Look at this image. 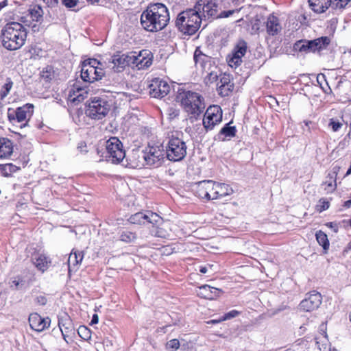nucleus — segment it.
Masks as SVG:
<instances>
[{"mask_svg":"<svg viewBox=\"0 0 351 351\" xmlns=\"http://www.w3.org/2000/svg\"><path fill=\"white\" fill-rule=\"evenodd\" d=\"M170 19L167 8L162 3L150 4L141 16L143 27L151 32L163 29Z\"/></svg>","mask_w":351,"mask_h":351,"instance_id":"f257e3e1","label":"nucleus"},{"mask_svg":"<svg viewBox=\"0 0 351 351\" xmlns=\"http://www.w3.org/2000/svg\"><path fill=\"white\" fill-rule=\"evenodd\" d=\"M26 38L27 29L20 23L9 22L1 28V43L8 50L14 51L20 49L25 44Z\"/></svg>","mask_w":351,"mask_h":351,"instance_id":"f03ea898","label":"nucleus"},{"mask_svg":"<svg viewBox=\"0 0 351 351\" xmlns=\"http://www.w3.org/2000/svg\"><path fill=\"white\" fill-rule=\"evenodd\" d=\"M202 18L194 8L186 9L178 14L176 26L186 35H193L200 27Z\"/></svg>","mask_w":351,"mask_h":351,"instance_id":"7ed1b4c3","label":"nucleus"},{"mask_svg":"<svg viewBox=\"0 0 351 351\" xmlns=\"http://www.w3.org/2000/svg\"><path fill=\"white\" fill-rule=\"evenodd\" d=\"M137 155L138 159L136 164V167L141 168L145 165L158 167L164 159L165 152L163 147L160 145L149 146L144 151Z\"/></svg>","mask_w":351,"mask_h":351,"instance_id":"20e7f679","label":"nucleus"},{"mask_svg":"<svg viewBox=\"0 0 351 351\" xmlns=\"http://www.w3.org/2000/svg\"><path fill=\"white\" fill-rule=\"evenodd\" d=\"M181 104L190 119H197L204 111L205 104L204 98L198 93L187 91L181 99Z\"/></svg>","mask_w":351,"mask_h":351,"instance_id":"39448f33","label":"nucleus"},{"mask_svg":"<svg viewBox=\"0 0 351 351\" xmlns=\"http://www.w3.org/2000/svg\"><path fill=\"white\" fill-rule=\"evenodd\" d=\"M101 63L96 59L84 61L81 69V77L84 82L92 83L101 79L104 70L99 66Z\"/></svg>","mask_w":351,"mask_h":351,"instance_id":"423d86ee","label":"nucleus"},{"mask_svg":"<svg viewBox=\"0 0 351 351\" xmlns=\"http://www.w3.org/2000/svg\"><path fill=\"white\" fill-rule=\"evenodd\" d=\"M186 143L182 138L172 136L166 147L167 158L171 161H180L186 156Z\"/></svg>","mask_w":351,"mask_h":351,"instance_id":"0eeeda50","label":"nucleus"},{"mask_svg":"<svg viewBox=\"0 0 351 351\" xmlns=\"http://www.w3.org/2000/svg\"><path fill=\"white\" fill-rule=\"evenodd\" d=\"M110 109L108 101L101 97H94L89 102L86 110L87 116L94 119H101L105 117Z\"/></svg>","mask_w":351,"mask_h":351,"instance_id":"6e6552de","label":"nucleus"},{"mask_svg":"<svg viewBox=\"0 0 351 351\" xmlns=\"http://www.w3.org/2000/svg\"><path fill=\"white\" fill-rule=\"evenodd\" d=\"M34 106L31 104H27L17 108L16 110L9 109L8 117L9 120L14 123H21V127H25L34 113Z\"/></svg>","mask_w":351,"mask_h":351,"instance_id":"1a4fd4ad","label":"nucleus"},{"mask_svg":"<svg viewBox=\"0 0 351 351\" xmlns=\"http://www.w3.org/2000/svg\"><path fill=\"white\" fill-rule=\"evenodd\" d=\"M106 149L107 160L112 163L120 162L125 156L123 145L117 137H111L106 141Z\"/></svg>","mask_w":351,"mask_h":351,"instance_id":"9d476101","label":"nucleus"},{"mask_svg":"<svg viewBox=\"0 0 351 351\" xmlns=\"http://www.w3.org/2000/svg\"><path fill=\"white\" fill-rule=\"evenodd\" d=\"M129 61L132 66L138 69L149 67L153 61V54L149 50L144 49L138 52L132 51L129 53Z\"/></svg>","mask_w":351,"mask_h":351,"instance_id":"9b49d317","label":"nucleus"},{"mask_svg":"<svg viewBox=\"0 0 351 351\" xmlns=\"http://www.w3.org/2000/svg\"><path fill=\"white\" fill-rule=\"evenodd\" d=\"M222 121V110L217 105L209 106L204 115L203 126L206 131L212 130Z\"/></svg>","mask_w":351,"mask_h":351,"instance_id":"f8f14e48","label":"nucleus"},{"mask_svg":"<svg viewBox=\"0 0 351 351\" xmlns=\"http://www.w3.org/2000/svg\"><path fill=\"white\" fill-rule=\"evenodd\" d=\"M216 182L213 180H203L195 183L194 191L197 196L205 198L207 200L217 199L215 195Z\"/></svg>","mask_w":351,"mask_h":351,"instance_id":"ddd939ff","label":"nucleus"},{"mask_svg":"<svg viewBox=\"0 0 351 351\" xmlns=\"http://www.w3.org/2000/svg\"><path fill=\"white\" fill-rule=\"evenodd\" d=\"M217 0H197L194 9L202 18L215 17L218 12Z\"/></svg>","mask_w":351,"mask_h":351,"instance_id":"4468645a","label":"nucleus"},{"mask_svg":"<svg viewBox=\"0 0 351 351\" xmlns=\"http://www.w3.org/2000/svg\"><path fill=\"white\" fill-rule=\"evenodd\" d=\"M88 95V87L82 86L80 82H75L69 88L68 100L77 104L83 101Z\"/></svg>","mask_w":351,"mask_h":351,"instance_id":"2eb2a0df","label":"nucleus"},{"mask_svg":"<svg viewBox=\"0 0 351 351\" xmlns=\"http://www.w3.org/2000/svg\"><path fill=\"white\" fill-rule=\"evenodd\" d=\"M247 43L244 40H239L232 52L227 56L228 65L232 68H237L242 63V58L247 51Z\"/></svg>","mask_w":351,"mask_h":351,"instance_id":"dca6fc26","label":"nucleus"},{"mask_svg":"<svg viewBox=\"0 0 351 351\" xmlns=\"http://www.w3.org/2000/svg\"><path fill=\"white\" fill-rule=\"evenodd\" d=\"M170 91V86L165 81L160 78L154 79L149 85V94L156 98H162Z\"/></svg>","mask_w":351,"mask_h":351,"instance_id":"f3484780","label":"nucleus"},{"mask_svg":"<svg viewBox=\"0 0 351 351\" xmlns=\"http://www.w3.org/2000/svg\"><path fill=\"white\" fill-rule=\"evenodd\" d=\"M28 321L30 328L39 332L48 328L51 324V319L49 317H43L37 313H31Z\"/></svg>","mask_w":351,"mask_h":351,"instance_id":"a211bd4d","label":"nucleus"},{"mask_svg":"<svg viewBox=\"0 0 351 351\" xmlns=\"http://www.w3.org/2000/svg\"><path fill=\"white\" fill-rule=\"evenodd\" d=\"M322 303V295L318 292L309 294L300 304V308L309 312L317 309Z\"/></svg>","mask_w":351,"mask_h":351,"instance_id":"6ab92c4d","label":"nucleus"},{"mask_svg":"<svg viewBox=\"0 0 351 351\" xmlns=\"http://www.w3.org/2000/svg\"><path fill=\"white\" fill-rule=\"evenodd\" d=\"M130 65L128 54H114L109 61V67L115 72H121L126 66Z\"/></svg>","mask_w":351,"mask_h":351,"instance_id":"aec40b11","label":"nucleus"},{"mask_svg":"<svg viewBox=\"0 0 351 351\" xmlns=\"http://www.w3.org/2000/svg\"><path fill=\"white\" fill-rule=\"evenodd\" d=\"M340 170V167L335 166L332 171L328 173L326 177L325 181L323 182L324 191L326 193H332L337 188V176Z\"/></svg>","mask_w":351,"mask_h":351,"instance_id":"412c9836","label":"nucleus"},{"mask_svg":"<svg viewBox=\"0 0 351 351\" xmlns=\"http://www.w3.org/2000/svg\"><path fill=\"white\" fill-rule=\"evenodd\" d=\"M222 291L219 289L210 287L208 285H204L199 287L197 292V295L208 300H214L218 298Z\"/></svg>","mask_w":351,"mask_h":351,"instance_id":"4be33fe9","label":"nucleus"},{"mask_svg":"<svg viewBox=\"0 0 351 351\" xmlns=\"http://www.w3.org/2000/svg\"><path fill=\"white\" fill-rule=\"evenodd\" d=\"M217 90L223 97L228 96L233 89V84L230 82L229 75L223 74L220 75V79L217 83Z\"/></svg>","mask_w":351,"mask_h":351,"instance_id":"5701e85b","label":"nucleus"},{"mask_svg":"<svg viewBox=\"0 0 351 351\" xmlns=\"http://www.w3.org/2000/svg\"><path fill=\"white\" fill-rule=\"evenodd\" d=\"M32 261L35 267L40 271L44 272L50 266L51 259L45 254H36L32 258Z\"/></svg>","mask_w":351,"mask_h":351,"instance_id":"b1692460","label":"nucleus"},{"mask_svg":"<svg viewBox=\"0 0 351 351\" xmlns=\"http://www.w3.org/2000/svg\"><path fill=\"white\" fill-rule=\"evenodd\" d=\"M267 32L271 36L278 34L282 29V26L278 17L269 15L266 22Z\"/></svg>","mask_w":351,"mask_h":351,"instance_id":"393cba45","label":"nucleus"},{"mask_svg":"<svg viewBox=\"0 0 351 351\" xmlns=\"http://www.w3.org/2000/svg\"><path fill=\"white\" fill-rule=\"evenodd\" d=\"M194 60L196 66L202 70H206V67L210 65V58L203 53L199 48L194 52Z\"/></svg>","mask_w":351,"mask_h":351,"instance_id":"a878e982","label":"nucleus"},{"mask_svg":"<svg viewBox=\"0 0 351 351\" xmlns=\"http://www.w3.org/2000/svg\"><path fill=\"white\" fill-rule=\"evenodd\" d=\"M330 43V38L328 36H322L310 40V51L311 52L319 51L327 47Z\"/></svg>","mask_w":351,"mask_h":351,"instance_id":"bb28decb","label":"nucleus"},{"mask_svg":"<svg viewBox=\"0 0 351 351\" xmlns=\"http://www.w3.org/2000/svg\"><path fill=\"white\" fill-rule=\"evenodd\" d=\"M12 153V142L6 138H0V158H8Z\"/></svg>","mask_w":351,"mask_h":351,"instance_id":"cd10ccee","label":"nucleus"},{"mask_svg":"<svg viewBox=\"0 0 351 351\" xmlns=\"http://www.w3.org/2000/svg\"><path fill=\"white\" fill-rule=\"evenodd\" d=\"M308 3L311 9L317 13H323L331 6L330 0H308Z\"/></svg>","mask_w":351,"mask_h":351,"instance_id":"c85d7f7f","label":"nucleus"},{"mask_svg":"<svg viewBox=\"0 0 351 351\" xmlns=\"http://www.w3.org/2000/svg\"><path fill=\"white\" fill-rule=\"evenodd\" d=\"M83 258L84 254L82 252L72 250L68 258L69 271H70L71 269H77Z\"/></svg>","mask_w":351,"mask_h":351,"instance_id":"c756f323","label":"nucleus"},{"mask_svg":"<svg viewBox=\"0 0 351 351\" xmlns=\"http://www.w3.org/2000/svg\"><path fill=\"white\" fill-rule=\"evenodd\" d=\"M215 187V195L217 196V199L228 195H230L233 193V190L230 186V185L225 183L216 182Z\"/></svg>","mask_w":351,"mask_h":351,"instance_id":"7c9ffc66","label":"nucleus"},{"mask_svg":"<svg viewBox=\"0 0 351 351\" xmlns=\"http://www.w3.org/2000/svg\"><path fill=\"white\" fill-rule=\"evenodd\" d=\"M112 97L114 99V104L116 108L121 106L122 104H125L129 100L128 96L123 92L114 93L112 95Z\"/></svg>","mask_w":351,"mask_h":351,"instance_id":"2f4dec72","label":"nucleus"},{"mask_svg":"<svg viewBox=\"0 0 351 351\" xmlns=\"http://www.w3.org/2000/svg\"><path fill=\"white\" fill-rule=\"evenodd\" d=\"M315 237L318 243L323 247L325 251H327L329 248V241L326 234L322 230H319L316 232Z\"/></svg>","mask_w":351,"mask_h":351,"instance_id":"473e14b6","label":"nucleus"},{"mask_svg":"<svg viewBox=\"0 0 351 351\" xmlns=\"http://www.w3.org/2000/svg\"><path fill=\"white\" fill-rule=\"evenodd\" d=\"M55 71L52 66L45 67L40 73V77L45 82H50L55 78Z\"/></svg>","mask_w":351,"mask_h":351,"instance_id":"72a5a7b5","label":"nucleus"},{"mask_svg":"<svg viewBox=\"0 0 351 351\" xmlns=\"http://www.w3.org/2000/svg\"><path fill=\"white\" fill-rule=\"evenodd\" d=\"M236 129L234 127L229 126V123L226 124L225 127H223L219 132V138H222L224 140L226 137H233L235 136Z\"/></svg>","mask_w":351,"mask_h":351,"instance_id":"f704fd0d","label":"nucleus"},{"mask_svg":"<svg viewBox=\"0 0 351 351\" xmlns=\"http://www.w3.org/2000/svg\"><path fill=\"white\" fill-rule=\"evenodd\" d=\"M310 40H301L295 43L293 48L294 50L300 52L308 53L310 51Z\"/></svg>","mask_w":351,"mask_h":351,"instance_id":"c9c22d12","label":"nucleus"},{"mask_svg":"<svg viewBox=\"0 0 351 351\" xmlns=\"http://www.w3.org/2000/svg\"><path fill=\"white\" fill-rule=\"evenodd\" d=\"M18 170L19 167L11 163L1 166V174L5 177L10 176L13 173L16 172Z\"/></svg>","mask_w":351,"mask_h":351,"instance_id":"e433bc0d","label":"nucleus"},{"mask_svg":"<svg viewBox=\"0 0 351 351\" xmlns=\"http://www.w3.org/2000/svg\"><path fill=\"white\" fill-rule=\"evenodd\" d=\"M136 239V234L129 230H123L120 234V240L125 243L132 242Z\"/></svg>","mask_w":351,"mask_h":351,"instance_id":"4c0bfd02","label":"nucleus"},{"mask_svg":"<svg viewBox=\"0 0 351 351\" xmlns=\"http://www.w3.org/2000/svg\"><path fill=\"white\" fill-rule=\"evenodd\" d=\"M13 86V82L10 78H7L5 84L0 91V96L3 99L10 93Z\"/></svg>","mask_w":351,"mask_h":351,"instance_id":"58836bf2","label":"nucleus"},{"mask_svg":"<svg viewBox=\"0 0 351 351\" xmlns=\"http://www.w3.org/2000/svg\"><path fill=\"white\" fill-rule=\"evenodd\" d=\"M77 333L79 336L85 341H88L91 338V332L86 326H80L77 330Z\"/></svg>","mask_w":351,"mask_h":351,"instance_id":"ea45409f","label":"nucleus"},{"mask_svg":"<svg viewBox=\"0 0 351 351\" xmlns=\"http://www.w3.org/2000/svg\"><path fill=\"white\" fill-rule=\"evenodd\" d=\"M147 216L146 213H137L130 217V221L133 223H144L146 221Z\"/></svg>","mask_w":351,"mask_h":351,"instance_id":"a19ab883","label":"nucleus"},{"mask_svg":"<svg viewBox=\"0 0 351 351\" xmlns=\"http://www.w3.org/2000/svg\"><path fill=\"white\" fill-rule=\"evenodd\" d=\"M180 346V341L177 339H173L166 343L165 349L167 351H176Z\"/></svg>","mask_w":351,"mask_h":351,"instance_id":"79ce46f5","label":"nucleus"},{"mask_svg":"<svg viewBox=\"0 0 351 351\" xmlns=\"http://www.w3.org/2000/svg\"><path fill=\"white\" fill-rule=\"evenodd\" d=\"M31 16L34 20L38 21V19L43 16V10L38 5H36L29 10Z\"/></svg>","mask_w":351,"mask_h":351,"instance_id":"37998d69","label":"nucleus"},{"mask_svg":"<svg viewBox=\"0 0 351 351\" xmlns=\"http://www.w3.org/2000/svg\"><path fill=\"white\" fill-rule=\"evenodd\" d=\"M351 0H330L331 7L334 9L344 8Z\"/></svg>","mask_w":351,"mask_h":351,"instance_id":"c03bdc74","label":"nucleus"},{"mask_svg":"<svg viewBox=\"0 0 351 351\" xmlns=\"http://www.w3.org/2000/svg\"><path fill=\"white\" fill-rule=\"evenodd\" d=\"M146 215L147 216L146 221L152 224L158 223L161 219L160 216L155 213L148 211Z\"/></svg>","mask_w":351,"mask_h":351,"instance_id":"a18cd8bd","label":"nucleus"},{"mask_svg":"<svg viewBox=\"0 0 351 351\" xmlns=\"http://www.w3.org/2000/svg\"><path fill=\"white\" fill-rule=\"evenodd\" d=\"M330 204L329 202L326 199H320L319 201V204L317 205V210L319 212H322L329 208Z\"/></svg>","mask_w":351,"mask_h":351,"instance_id":"49530a36","label":"nucleus"},{"mask_svg":"<svg viewBox=\"0 0 351 351\" xmlns=\"http://www.w3.org/2000/svg\"><path fill=\"white\" fill-rule=\"evenodd\" d=\"M343 124L339 121L331 119L330 120L329 126L332 128L333 132L338 131L341 127Z\"/></svg>","mask_w":351,"mask_h":351,"instance_id":"de8ad7c7","label":"nucleus"},{"mask_svg":"<svg viewBox=\"0 0 351 351\" xmlns=\"http://www.w3.org/2000/svg\"><path fill=\"white\" fill-rule=\"evenodd\" d=\"M58 326H59L60 330L62 332L64 339L66 340V337L67 336V334L70 331H71V324H69V326H66L65 324H63L61 322H59Z\"/></svg>","mask_w":351,"mask_h":351,"instance_id":"09e8293b","label":"nucleus"},{"mask_svg":"<svg viewBox=\"0 0 351 351\" xmlns=\"http://www.w3.org/2000/svg\"><path fill=\"white\" fill-rule=\"evenodd\" d=\"M239 315V312L238 311H236V310H232L227 313H226L223 317L221 319V320H227V319H230L233 317H237V315Z\"/></svg>","mask_w":351,"mask_h":351,"instance_id":"8fccbe9b","label":"nucleus"},{"mask_svg":"<svg viewBox=\"0 0 351 351\" xmlns=\"http://www.w3.org/2000/svg\"><path fill=\"white\" fill-rule=\"evenodd\" d=\"M47 300L44 295H39L36 298L35 303L37 305L44 306L47 304Z\"/></svg>","mask_w":351,"mask_h":351,"instance_id":"3c124183","label":"nucleus"},{"mask_svg":"<svg viewBox=\"0 0 351 351\" xmlns=\"http://www.w3.org/2000/svg\"><path fill=\"white\" fill-rule=\"evenodd\" d=\"M207 80H208V82H209V83H213L215 82H217L218 80V75H217V73H215V72L211 71L208 75Z\"/></svg>","mask_w":351,"mask_h":351,"instance_id":"603ef678","label":"nucleus"},{"mask_svg":"<svg viewBox=\"0 0 351 351\" xmlns=\"http://www.w3.org/2000/svg\"><path fill=\"white\" fill-rule=\"evenodd\" d=\"M62 3L67 8H73L75 7L78 0H61Z\"/></svg>","mask_w":351,"mask_h":351,"instance_id":"864d4df0","label":"nucleus"},{"mask_svg":"<svg viewBox=\"0 0 351 351\" xmlns=\"http://www.w3.org/2000/svg\"><path fill=\"white\" fill-rule=\"evenodd\" d=\"M234 12V10H228L221 12L219 15L217 14V18H228Z\"/></svg>","mask_w":351,"mask_h":351,"instance_id":"5fc2aeb1","label":"nucleus"},{"mask_svg":"<svg viewBox=\"0 0 351 351\" xmlns=\"http://www.w3.org/2000/svg\"><path fill=\"white\" fill-rule=\"evenodd\" d=\"M326 226L333 230L334 232L337 233L339 230L338 225L334 222H328Z\"/></svg>","mask_w":351,"mask_h":351,"instance_id":"6e6d98bb","label":"nucleus"},{"mask_svg":"<svg viewBox=\"0 0 351 351\" xmlns=\"http://www.w3.org/2000/svg\"><path fill=\"white\" fill-rule=\"evenodd\" d=\"M43 2L48 6V7H55L57 5L58 3V0H43Z\"/></svg>","mask_w":351,"mask_h":351,"instance_id":"4d7b16f0","label":"nucleus"},{"mask_svg":"<svg viewBox=\"0 0 351 351\" xmlns=\"http://www.w3.org/2000/svg\"><path fill=\"white\" fill-rule=\"evenodd\" d=\"M317 344L318 345V348L320 351H330V348H328V346L327 343H323L322 345V347L319 346V342L317 341Z\"/></svg>","mask_w":351,"mask_h":351,"instance_id":"13d9d810","label":"nucleus"},{"mask_svg":"<svg viewBox=\"0 0 351 351\" xmlns=\"http://www.w3.org/2000/svg\"><path fill=\"white\" fill-rule=\"evenodd\" d=\"M98 321H99L98 315L97 314H94L92 317L91 324H97Z\"/></svg>","mask_w":351,"mask_h":351,"instance_id":"bf43d9fd","label":"nucleus"},{"mask_svg":"<svg viewBox=\"0 0 351 351\" xmlns=\"http://www.w3.org/2000/svg\"><path fill=\"white\" fill-rule=\"evenodd\" d=\"M326 329V324H323L321 325V330L323 331V335H324V338L325 339L326 341H327V335H326V331L324 330Z\"/></svg>","mask_w":351,"mask_h":351,"instance_id":"052dcab7","label":"nucleus"},{"mask_svg":"<svg viewBox=\"0 0 351 351\" xmlns=\"http://www.w3.org/2000/svg\"><path fill=\"white\" fill-rule=\"evenodd\" d=\"M6 5H7V0H4V1L0 2V11L1 10V9H3Z\"/></svg>","mask_w":351,"mask_h":351,"instance_id":"680f3d73","label":"nucleus"},{"mask_svg":"<svg viewBox=\"0 0 351 351\" xmlns=\"http://www.w3.org/2000/svg\"><path fill=\"white\" fill-rule=\"evenodd\" d=\"M208 271L206 267H200L199 271L202 274H206Z\"/></svg>","mask_w":351,"mask_h":351,"instance_id":"e2e57ef3","label":"nucleus"},{"mask_svg":"<svg viewBox=\"0 0 351 351\" xmlns=\"http://www.w3.org/2000/svg\"><path fill=\"white\" fill-rule=\"evenodd\" d=\"M351 205V199L350 200H348L345 202V206H350Z\"/></svg>","mask_w":351,"mask_h":351,"instance_id":"0e129e2a","label":"nucleus"},{"mask_svg":"<svg viewBox=\"0 0 351 351\" xmlns=\"http://www.w3.org/2000/svg\"><path fill=\"white\" fill-rule=\"evenodd\" d=\"M221 320V319L219 320L213 319L210 322V323L216 324L220 322Z\"/></svg>","mask_w":351,"mask_h":351,"instance_id":"69168bd1","label":"nucleus"},{"mask_svg":"<svg viewBox=\"0 0 351 351\" xmlns=\"http://www.w3.org/2000/svg\"><path fill=\"white\" fill-rule=\"evenodd\" d=\"M12 284H14L16 287H17L19 285V281L14 280L12 281Z\"/></svg>","mask_w":351,"mask_h":351,"instance_id":"338daca9","label":"nucleus"},{"mask_svg":"<svg viewBox=\"0 0 351 351\" xmlns=\"http://www.w3.org/2000/svg\"><path fill=\"white\" fill-rule=\"evenodd\" d=\"M350 174H351V165H350V168L348 169V170L347 171V172H346V176H348V175H350Z\"/></svg>","mask_w":351,"mask_h":351,"instance_id":"774afa93","label":"nucleus"}]
</instances>
